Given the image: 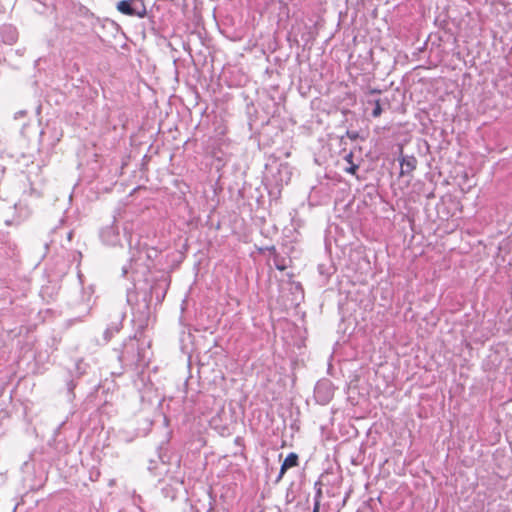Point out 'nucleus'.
<instances>
[{
    "label": "nucleus",
    "instance_id": "obj_1",
    "mask_svg": "<svg viewBox=\"0 0 512 512\" xmlns=\"http://www.w3.org/2000/svg\"><path fill=\"white\" fill-rule=\"evenodd\" d=\"M137 0H121L117 3V10L124 15L131 17L144 18L147 14L146 7L143 2L138 6Z\"/></svg>",
    "mask_w": 512,
    "mask_h": 512
},
{
    "label": "nucleus",
    "instance_id": "obj_2",
    "mask_svg": "<svg viewBox=\"0 0 512 512\" xmlns=\"http://www.w3.org/2000/svg\"><path fill=\"white\" fill-rule=\"evenodd\" d=\"M400 176H411L417 167V159L414 156H402L399 158Z\"/></svg>",
    "mask_w": 512,
    "mask_h": 512
},
{
    "label": "nucleus",
    "instance_id": "obj_3",
    "mask_svg": "<svg viewBox=\"0 0 512 512\" xmlns=\"http://www.w3.org/2000/svg\"><path fill=\"white\" fill-rule=\"evenodd\" d=\"M298 464H299L298 455L294 452L289 453L281 465L278 480H280L284 476V474L286 473V471L288 469L296 467V466H298Z\"/></svg>",
    "mask_w": 512,
    "mask_h": 512
},
{
    "label": "nucleus",
    "instance_id": "obj_4",
    "mask_svg": "<svg viewBox=\"0 0 512 512\" xmlns=\"http://www.w3.org/2000/svg\"><path fill=\"white\" fill-rule=\"evenodd\" d=\"M353 152L350 151L344 157V160L347 162L348 166L344 168L345 172L356 175L357 170L359 169V164L353 162Z\"/></svg>",
    "mask_w": 512,
    "mask_h": 512
},
{
    "label": "nucleus",
    "instance_id": "obj_5",
    "mask_svg": "<svg viewBox=\"0 0 512 512\" xmlns=\"http://www.w3.org/2000/svg\"><path fill=\"white\" fill-rule=\"evenodd\" d=\"M382 113V108H381V104H380V101L379 100H376L375 101V107L372 111V116L377 118L381 115Z\"/></svg>",
    "mask_w": 512,
    "mask_h": 512
},
{
    "label": "nucleus",
    "instance_id": "obj_6",
    "mask_svg": "<svg viewBox=\"0 0 512 512\" xmlns=\"http://www.w3.org/2000/svg\"><path fill=\"white\" fill-rule=\"evenodd\" d=\"M313 512H320V506H319V503H315L314 507H313Z\"/></svg>",
    "mask_w": 512,
    "mask_h": 512
},
{
    "label": "nucleus",
    "instance_id": "obj_7",
    "mask_svg": "<svg viewBox=\"0 0 512 512\" xmlns=\"http://www.w3.org/2000/svg\"><path fill=\"white\" fill-rule=\"evenodd\" d=\"M278 269H279V270H284V269H285V267H279V266H278Z\"/></svg>",
    "mask_w": 512,
    "mask_h": 512
}]
</instances>
